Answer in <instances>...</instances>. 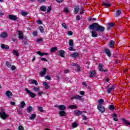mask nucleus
Segmentation results:
<instances>
[{
  "instance_id": "obj_25",
  "label": "nucleus",
  "mask_w": 130,
  "mask_h": 130,
  "mask_svg": "<svg viewBox=\"0 0 130 130\" xmlns=\"http://www.w3.org/2000/svg\"><path fill=\"white\" fill-rule=\"evenodd\" d=\"M76 72H81V67L78 64H77L76 67L75 68Z\"/></svg>"
},
{
  "instance_id": "obj_18",
  "label": "nucleus",
  "mask_w": 130,
  "mask_h": 130,
  "mask_svg": "<svg viewBox=\"0 0 130 130\" xmlns=\"http://www.w3.org/2000/svg\"><path fill=\"white\" fill-rule=\"evenodd\" d=\"M82 113H83V111H80L79 110H78L77 111H75L74 112V115H76V116H79V115H81V114H82Z\"/></svg>"
},
{
  "instance_id": "obj_41",
  "label": "nucleus",
  "mask_w": 130,
  "mask_h": 130,
  "mask_svg": "<svg viewBox=\"0 0 130 130\" xmlns=\"http://www.w3.org/2000/svg\"><path fill=\"white\" fill-rule=\"evenodd\" d=\"M36 117V114H31V116L30 117V119L31 120L35 119Z\"/></svg>"
},
{
  "instance_id": "obj_45",
  "label": "nucleus",
  "mask_w": 130,
  "mask_h": 130,
  "mask_svg": "<svg viewBox=\"0 0 130 130\" xmlns=\"http://www.w3.org/2000/svg\"><path fill=\"white\" fill-rule=\"evenodd\" d=\"M78 127V123L74 122L72 123V127Z\"/></svg>"
},
{
  "instance_id": "obj_59",
  "label": "nucleus",
  "mask_w": 130,
  "mask_h": 130,
  "mask_svg": "<svg viewBox=\"0 0 130 130\" xmlns=\"http://www.w3.org/2000/svg\"><path fill=\"white\" fill-rule=\"evenodd\" d=\"M64 13H69V9L67 8H64Z\"/></svg>"
},
{
  "instance_id": "obj_53",
  "label": "nucleus",
  "mask_w": 130,
  "mask_h": 130,
  "mask_svg": "<svg viewBox=\"0 0 130 130\" xmlns=\"http://www.w3.org/2000/svg\"><path fill=\"white\" fill-rule=\"evenodd\" d=\"M19 130H24V127L22 125H19L18 127Z\"/></svg>"
},
{
  "instance_id": "obj_37",
  "label": "nucleus",
  "mask_w": 130,
  "mask_h": 130,
  "mask_svg": "<svg viewBox=\"0 0 130 130\" xmlns=\"http://www.w3.org/2000/svg\"><path fill=\"white\" fill-rule=\"evenodd\" d=\"M31 83L32 84H35L36 86H38V82H37V81H36L35 79H32L31 80Z\"/></svg>"
},
{
  "instance_id": "obj_14",
  "label": "nucleus",
  "mask_w": 130,
  "mask_h": 130,
  "mask_svg": "<svg viewBox=\"0 0 130 130\" xmlns=\"http://www.w3.org/2000/svg\"><path fill=\"white\" fill-rule=\"evenodd\" d=\"M122 122L124 123V124L126 125L127 126H128V125H130V121L124 119V118H121V119Z\"/></svg>"
},
{
  "instance_id": "obj_30",
  "label": "nucleus",
  "mask_w": 130,
  "mask_h": 130,
  "mask_svg": "<svg viewBox=\"0 0 130 130\" xmlns=\"http://www.w3.org/2000/svg\"><path fill=\"white\" fill-rule=\"evenodd\" d=\"M6 95L7 97H9V96H13V94L12 92L10 90H7L6 92Z\"/></svg>"
},
{
  "instance_id": "obj_21",
  "label": "nucleus",
  "mask_w": 130,
  "mask_h": 130,
  "mask_svg": "<svg viewBox=\"0 0 130 130\" xmlns=\"http://www.w3.org/2000/svg\"><path fill=\"white\" fill-rule=\"evenodd\" d=\"M57 108H58V109H59V110H62V111L64 110L66 108H67V107H66V106L63 105L58 106Z\"/></svg>"
},
{
  "instance_id": "obj_6",
  "label": "nucleus",
  "mask_w": 130,
  "mask_h": 130,
  "mask_svg": "<svg viewBox=\"0 0 130 130\" xmlns=\"http://www.w3.org/2000/svg\"><path fill=\"white\" fill-rule=\"evenodd\" d=\"M75 99L76 100H80V101H84V98L79 95H75L71 97V100H74Z\"/></svg>"
},
{
  "instance_id": "obj_50",
  "label": "nucleus",
  "mask_w": 130,
  "mask_h": 130,
  "mask_svg": "<svg viewBox=\"0 0 130 130\" xmlns=\"http://www.w3.org/2000/svg\"><path fill=\"white\" fill-rule=\"evenodd\" d=\"M37 24H39V25H42V24H43V23L40 20H38L37 21Z\"/></svg>"
},
{
  "instance_id": "obj_49",
  "label": "nucleus",
  "mask_w": 130,
  "mask_h": 130,
  "mask_svg": "<svg viewBox=\"0 0 130 130\" xmlns=\"http://www.w3.org/2000/svg\"><path fill=\"white\" fill-rule=\"evenodd\" d=\"M62 27H63V28H64V29H68V26H67V25L65 23H63L62 24Z\"/></svg>"
},
{
  "instance_id": "obj_63",
  "label": "nucleus",
  "mask_w": 130,
  "mask_h": 130,
  "mask_svg": "<svg viewBox=\"0 0 130 130\" xmlns=\"http://www.w3.org/2000/svg\"><path fill=\"white\" fill-rule=\"evenodd\" d=\"M34 36H37V31H35L33 32Z\"/></svg>"
},
{
  "instance_id": "obj_42",
  "label": "nucleus",
  "mask_w": 130,
  "mask_h": 130,
  "mask_svg": "<svg viewBox=\"0 0 130 130\" xmlns=\"http://www.w3.org/2000/svg\"><path fill=\"white\" fill-rule=\"evenodd\" d=\"M33 90L35 92H38L40 90V88L39 87H34Z\"/></svg>"
},
{
  "instance_id": "obj_55",
  "label": "nucleus",
  "mask_w": 130,
  "mask_h": 130,
  "mask_svg": "<svg viewBox=\"0 0 130 130\" xmlns=\"http://www.w3.org/2000/svg\"><path fill=\"white\" fill-rule=\"evenodd\" d=\"M68 35H69V36H72V35H73V31H69L68 32Z\"/></svg>"
},
{
  "instance_id": "obj_7",
  "label": "nucleus",
  "mask_w": 130,
  "mask_h": 130,
  "mask_svg": "<svg viewBox=\"0 0 130 130\" xmlns=\"http://www.w3.org/2000/svg\"><path fill=\"white\" fill-rule=\"evenodd\" d=\"M122 13V10H117L115 11V13L114 14V17L115 18H118V17H119L120 15H121Z\"/></svg>"
},
{
  "instance_id": "obj_54",
  "label": "nucleus",
  "mask_w": 130,
  "mask_h": 130,
  "mask_svg": "<svg viewBox=\"0 0 130 130\" xmlns=\"http://www.w3.org/2000/svg\"><path fill=\"white\" fill-rule=\"evenodd\" d=\"M22 42L24 43V44H27V40L25 38L23 39Z\"/></svg>"
},
{
  "instance_id": "obj_43",
  "label": "nucleus",
  "mask_w": 130,
  "mask_h": 130,
  "mask_svg": "<svg viewBox=\"0 0 130 130\" xmlns=\"http://www.w3.org/2000/svg\"><path fill=\"white\" fill-rule=\"evenodd\" d=\"M108 26H109L111 28L112 27H114V26H115V24H114V23H109Z\"/></svg>"
},
{
  "instance_id": "obj_34",
  "label": "nucleus",
  "mask_w": 130,
  "mask_h": 130,
  "mask_svg": "<svg viewBox=\"0 0 130 130\" xmlns=\"http://www.w3.org/2000/svg\"><path fill=\"white\" fill-rule=\"evenodd\" d=\"M24 106H26V103L24 101H22L20 106V108H24Z\"/></svg>"
},
{
  "instance_id": "obj_28",
  "label": "nucleus",
  "mask_w": 130,
  "mask_h": 130,
  "mask_svg": "<svg viewBox=\"0 0 130 130\" xmlns=\"http://www.w3.org/2000/svg\"><path fill=\"white\" fill-rule=\"evenodd\" d=\"M98 105H102L104 103V100L103 99H99L98 101Z\"/></svg>"
},
{
  "instance_id": "obj_12",
  "label": "nucleus",
  "mask_w": 130,
  "mask_h": 130,
  "mask_svg": "<svg viewBox=\"0 0 130 130\" xmlns=\"http://www.w3.org/2000/svg\"><path fill=\"white\" fill-rule=\"evenodd\" d=\"M92 30L91 32V36L92 37H98V32H97V31H96V29L94 30V29H91Z\"/></svg>"
},
{
  "instance_id": "obj_23",
  "label": "nucleus",
  "mask_w": 130,
  "mask_h": 130,
  "mask_svg": "<svg viewBox=\"0 0 130 130\" xmlns=\"http://www.w3.org/2000/svg\"><path fill=\"white\" fill-rule=\"evenodd\" d=\"M58 55H59V56H61V57H64V51H63V50L59 51Z\"/></svg>"
},
{
  "instance_id": "obj_48",
  "label": "nucleus",
  "mask_w": 130,
  "mask_h": 130,
  "mask_svg": "<svg viewBox=\"0 0 130 130\" xmlns=\"http://www.w3.org/2000/svg\"><path fill=\"white\" fill-rule=\"evenodd\" d=\"M38 109L39 111H40V112H43V109L41 107H38Z\"/></svg>"
},
{
  "instance_id": "obj_33",
  "label": "nucleus",
  "mask_w": 130,
  "mask_h": 130,
  "mask_svg": "<svg viewBox=\"0 0 130 130\" xmlns=\"http://www.w3.org/2000/svg\"><path fill=\"white\" fill-rule=\"evenodd\" d=\"M102 5L104 6V7H107V8H108L111 6V4L103 2Z\"/></svg>"
},
{
  "instance_id": "obj_4",
  "label": "nucleus",
  "mask_w": 130,
  "mask_h": 130,
  "mask_svg": "<svg viewBox=\"0 0 130 130\" xmlns=\"http://www.w3.org/2000/svg\"><path fill=\"white\" fill-rule=\"evenodd\" d=\"M6 65L8 69H11L12 71H15V70H16V66L14 65L12 66L11 64V62H9L8 61H6Z\"/></svg>"
},
{
  "instance_id": "obj_44",
  "label": "nucleus",
  "mask_w": 130,
  "mask_h": 130,
  "mask_svg": "<svg viewBox=\"0 0 130 130\" xmlns=\"http://www.w3.org/2000/svg\"><path fill=\"white\" fill-rule=\"evenodd\" d=\"M51 10H52L51 6H49L47 9V13H50V11H51Z\"/></svg>"
},
{
  "instance_id": "obj_10",
  "label": "nucleus",
  "mask_w": 130,
  "mask_h": 130,
  "mask_svg": "<svg viewBox=\"0 0 130 130\" xmlns=\"http://www.w3.org/2000/svg\"><path fill=\"white\" fill-rule=\"evenodd\" d=\"M70 56H71V57H73V58H77V57H79V56H80V53L74 52L70 53Z\"/></svg>"
},
{
  "instance_id": "obj_62",
  "label": "nucleus",
  "mask_w": 130,
  "mask_h": 130,
  "mask_svg": "<svg viewBox=\"0 0 130 130\" xmlns=\"http://www.w3.org/2000/svg\"><path fill=\"white\" fill-rule=\"evenodd\" d=\"M41 60H42L43 61H47V59L45 58H41Z\"/></svg>"
},
{
  "instance_id": "obj_46",
  "label": "nucleus",
  "mask_w": 130,
  "mask_h": 130,
  "mask_svg": "<svg viewBox=\"0 0 130 130\" xmlns=\"http://www.w3.org/2000/svg\"><path fill=\"white\" fill-rule=\"evenodd\" d=\"M21 15L22 16L25 17V16H27V15H28V13H27L26 12H22L21 13Z\"/></svg>"
},
{
  "instance_id": "obj_38",
  "label": "nucleus",
  "mask_w": 130,
  "mask_h": 130,
  "mask_svg": "<svg viewBox=\"0 0 130 130\" xmlns=\"http://www.w3.org/2000/svg\"><path fill=\"white\" fill-rule=\"evenodd\" d=\"M14 55H16V56H19V53L18 52L17 50H14L13 51Z\"/></svg>"
},
{
  "instance_id": "obj_58",
  "label": "nucleus",
  "mask_w": 130,
  "mask_h": 130,
  "mask_svg": "<svg viewBox=\"0 0 130 130\" xmlns=\"http://www.w3.org/2000/svg\"><path fill=\"white\" fill-rule=\"evenodd\" d=\"M1 48H2V49H5V48H6V45L4 44H2Z\"/></svg>"
},
{
  "instance_id": "obj_60",
  "label": "nucleus",
  "mask_w": 130,
  "mask_h": 130,
  "mask_svg": "<svg viewBox=\"0 0 130 130\" xmlns=\"http://www.w3.org/2000/svg\"><path fill=\"white\" fill-rule=\"evenodd\" d=\"M63 1L64 0H56V2H57V3H58V4H60V3H62Z\"/></svg>"
},
{
  "instance_id": "obj_13",
  "label": "nucleus",
  "mask_w": 130,
  "mask_h": 130,
  "mask_svg": "<svg viewBox=\"0 0 130 130\" xmlns=\"http://www.w3.org/2000/svg\"><path fill=\"white\" fill-rule=\"evenodd\" d=\"M104 50L105 53H106L108 56H109V57H110V56H111V51H110V50H109L107 48H105Z\"/></svg>"
},
{
  "instance_id": "obj_40",
  "label": "nucleus",
  "mask_w": 130,
  "mask_h": 130,
  "mask_svg": "<svg viewBox=\"0 0 130 130\" xmlns=\"http://www.w3.org/2000/svg\"><path fill=\"white\" fill-rule=\"evenodd\" d=\"M69 44L70 46H74V41L73 40H70L69 42Z\"/></svg>"
},
{
  "instance_id": "obj_17",
  "label": "nucleus",
  "mask_w": 130,
  "mask_h": 130,
  "mask_svg": "<svg viewBox=\"0 0 130 130\" xmlns=\"http://www.w3.org/2000/svg\"><path fill=\"white\" fill-rule=\"evenodd\" d=\"M90 75L89 77L90 78H92V77H96V71L95 70H91L89 72Z\"/></svg>"
},
{
  "instance_id": "obj_27",
  "label": "nucleus",
  "mask_w": 130,
  "mask_h": 130,
  "mask_svg": "<svg viewBox=\"0 0 130 130\" xmlns=\"http://www.w3.org/2000/svg\"><path fill=\"white\" fill-rule=\"evenodd\" d=\"M43 85H44L45 89H49V88H50V86L48 85V83L43 82Z\"/></svg>"
},
{
  "instance_id": "obj_15",
  "label": "nucleus",
  "mask_w": 130,
  "mask_h": 130,
  "mask_svg": "<svg viewBox=\"0 0 130 130\" xmlns=\"http://www.w3.org/2000/svg\"><path fill=\"white\" fill-rule=\"evenodd\" d=\"M114 45H115V42L113 40L110 41L109 43V46L110 48H114Z\"/></svg>"
},
{
  "instance_id": "obj_47",
  "label": "nucleus",
  "mask_w": 130,
  "mask_h": 130,
  "mask_svg": "<svg viewBox=\"0 0 130 130\" xmlns=\"http://www.w3.org/2000/svg\"><path fill=\"white\" fill-rule=\"evenodd\" d=\"M45 79L46 80H49V81H50V80H51V77L49 75H47L45 76Z\"/></svg>"
},
{
  "instance_id": "obj_36",
  "label": "nucleus",
  "mask_w": 130,
  "mask_h": 130,
  "mask_svg": "<svg viewBox=\"0 0 130 130\" xmlns=\"http://www.w3.org/2000/svg\"><path fill=\"white\" fill-rule=\"evenodd\" d=\"M32 109H33L32 107L29 106V107H28L27 109H26V111H27V112H28V113H30V112H31L32 111Z\"/></svg>"
},
{
  "instance_id": "obj_1",
  "label": "nucleus",
  "mask_w": 130,
  "mask_h": 130,
  "mask_svg": "<svg viewBox=\"0 0 130 130\" xmlns=\"http://www.w3.org/2000/svg\"><path fill=\"white\" fill-rule=\"evenodd\" d=\"M89 29L90 30L95 29V31L98 32H104L105 28L98 24V23L94 22L89 25Z\"/></svg>"
},
{
  "instance_id": "obj_56",
  "label": "nucleus",
  "mask_w": 130,
  "mask_h": 130,
  "mask_svg": "<svg viewBox=\"0 0 130 130\" xmlns=\"http://www.w3.org/2000/svg\"><path fill=\"white\" fill-rule=\"evenodd\" d=\"M70 72V70H64V74H69Z\"/></svg>"
},
{
  "instance_id": "obj_3",
  "label": "nucleus",
  "mask_w": 130,
  "mask_h": 130,
  "mask_svg": "<svg viewBox=\"0 0 130 130\" xmlns=\"http://www.w3.org/2000/svg\"><path fill=\"white\" fill-rule=\"evenodd\" d=\"M25 91H26V93L28 94L29 97H31V98H35L36 96V94L31 92V90H28V88H25Z\"/></svg>"
},
{
  "instance_id": "obj_5",
  "label": "nucleus",
  "mask_w": 130,
  "mask_h": 130,
  "mask_svg": "<svg viewBox=\"0 0 130 130\" xmlns=\"http://www.w3.org/2000/svg\"><path fill=\"white\" fill-rule=\"evenodd\" d=\"M97 108L101 113H104L105 112V107L102 105H98Z\"/></svg>"
},
{
  "instance_id": "obj_24",
  "label": "nucleus",
  "mask_w": 130,
  "mask_h": 130,
  "mask_svg": "<svg viewBox=\"0 0 130 130\" xmlns=\"http://www.w3.org/2000/svg\"><path fill=\"white\" fill-rule=\"evenodd\" d=\"M78 106L76 105H71L68 106V108L69 109H76V108H77Z\"/></svg>"
},
{
  "instance_id": "obj_31",
  "label": "nucleus",
  "mask_w": 130,
  "mask_h": 130,
  "mask_svg": "<svg viewBox=\"0 0 130 130\" xmlns=\"http://www.w3.org/2000/svg\"><path fill=\"white\" fill-rule=\"evenodd\" d=\"M40 10L42 11V12H46V7L45 6H41L40 7Z\"/></svg>"
},
{
  "instance_id": "obj_20",
  "label": "nucleus",
  "mask_w": 130,
  "mask_h": 130,
  "mask_svg": "<svg viewBox=\"0 0 130 130\" xmlns=\"http://www.w3.org/2000/svg\"><path fill=\"white\" fill-rule=\"evenodd\" d=\"M7 37H8V34L6 32H3L0 35V37H1V38H4V39H5V38H7Z\"/></svg>"
},
{
  "instance_id": "obj_22",
  "label": "nucleus",
  "mask_w": 130,
  "mask_h": 130,
  "mask_svg": "<svg viewBox=\"0 0 130 130\" xmlns=\"http://www.w3.org/2000/svg\"><path fill=\"white\" fill-rule=\"evenodd\" d=\"M109 109H110V110H111V111L116 110V108H115V107H114V105H110L109 106Z\"/></svg>"
},
{
  "instance_id": "obj_19",
  "label": "nucleus",
  "mask_w": 130,
  "mask_h": 130,
  "mask_svg": "<svg viewBox=\"0 0 130 130\" xmlns=\"http://www.w3.org/2000/svg\"><path fill=\"white\" fill-rule=\"evenodd\" d=\"M79 11H80V6H75L74 13H75L76 15L79 13Z\"/></svg>"
},
{
  "instance_id": "obj_32",
  "label": "nucleus",
  "mask_w": 130,
  "mask_h": 130,
  "mask_svg": "<svg viewBox=\"0 0 130 130\" xmlns=\"http://www.w3.org/2000/svg\"><path fill=\"white\" fill-rule=\"evenodd\" d=\"M115 88V87L113 85L112 87L108 88V89L107 90V92L108 93H111V91H112V90H114Z\"/></svg>"
},
{
  "instance_id": "obj_64",
  "label": "nucleus",
  "mask_w": 130,
  "mask_h": 130,
  "mask_svg": "<svg viewBox=\"0 0 130 130\" xmlns=\"http://www.w3.org/2000/svg\"><path fill=\"white\" fill-rule=\"evenodd\" d=\"M43 94V91L38 92V95L41 96Z\"/></svg>"
},
{
  "instance_id": "obj_29",
  "label": "nucleus",
  "mask_w": 130,
  "mask_h": 130,
  "mask_svg": "<svg viewBox=\"0 0 130 130\" xmlns=\"http://www.w3.org/2000/svg\"><path fill=\"white\" fill-rule=\"evenodd\" d=\"M37 53V54L41 55V56H43V55H47V54H48L47 53H42L41 51H38Z\"/></svg>"
},
{
  "instance_id": "obj_52",
  "label": "nucleus",
  "mask_w": 130,
  "mask_h": 130,
  "mask_svg": "<svg viewBox=\"0 0 130 130\" xmlns=\"http://www.w3.org/2000/svg\"><path fill=\"white\" fill-rule=\"evenodd\" d=\"M76 19L77 21H80V20H81V16H80V15H77Z\"/></svg>"
},
{
  "instance_id": "obj_11",
  "label": "nucleus",
  "mask_w": 130,
  "mask_h": 130,
  "mask_svg": "<svg viewBox=\"0 0 130 130\" xmlns=\"http://www.w3.org/2000/svg\"><path fill=\"white\" fill-rule=\"evenodd\" d=\"M47 72V69L46 68H44L43 69V71L40 72V76L41 77H43L46 75V72Z\"/></svg>"
},
{
  "instance_id": "obj_26",
  "label": "nucleus",
  "mask_w": 130,
  "mask_h": 130,
  "mask_svg": "<svg viewBox=\"0 0 130 130\" xmlns=\"http://www.w3.org/2000/svg\"><path fill=\"white\" fill-rule=\"evenodd\" d=\"M60 116H66L67 113L64 111H61L59 112Z\"/></svg>"
},
{
  "instance_id": "obj_9",
  "label": "nucleus",
  "mask_w": 130,
  "mask_h": 130,
  "mask_svg": "<svg viewBox=\"0 0 130 130\" xmlns=\"http://www.w3.org/2000/svg\"><path fill=\"white\" fill-rule=\"evenodd\" d=\"M8 19L11 21H17L18 20V17L16 15H9Z\"/></svg>"
},
{
  "instance_id": "obj_61",
  "label": "nucleus",
  "mask_w": 130,
  "mask_h": 130,
  "mask_svg": "<svg viewBox=\"0 0 130 130\" xmlns=\"http://www.w3.org/2000/svg\"><path fill=\"white\" fill-rule=\"evenodd\" d=\"M79 94H80V95H85V91H81L79 92Z\"/></svg>"
},
{
  "instance_id": "obj_51",
  "label": "nucleus",
  "mask_w": 130,
  "mask_h": 130,
  "mask_svg": "<svg viewBox=\"0 0 130 130\" xmlns=\"http://www.w3.org/2000/svg\"><path fill=\"white\" fill-rule=\"evenodd\" d=\"M69 50L70 51H74V50H76V49L74 50V47H73V46H70V47L69 48Z\"/></svg>"
},
{
  "instance_id": "obj_39",
  "label": "nucleus",
  "mask_w": 130,
  "mask_h": 130,
  "mask_svg": "<svg viewBox=\"0 0 130 130\" xmlns=\"http://www.w3.org/2000/svg\"><path fill=\"white\" fill-rule=\"evenodd\" d=\"M57 50V47H52L51 49V52H55V51H56Z\"/></svg>"
},
{
  "instance_id": "obj_2",
  "label": "nucleus",
  "mask_w": 130,
  "mask_h": 130,
  "mask_svg": "<svg viewBox=\"0 0 130 130\" xmlns=\"http://www.w3.org/2000/svg\"><path fill=\"white\" fill-rule=\"evenodd\" d=\"M0 116L2 119H7L9 116L6 114V111L4 109H1L0 112Z\"/></svg>"
},
{
  "instance_id": "obj_16",
  "label": "nucleus",
  "mask_w": 130,
  "mask_h": 130,
  "mask_svg": "<svg viewBox=\"0 0 130 130\" xmlns=\"http://www.w3.org/2000/svg\"><path fill=\"white\" fill-rule=\"evenodd\" d=\"M18 37L19 39H24V34L21 30L18 31Z\"/></svg>"
},
{
  "instance_id": "obj_8",
  "label": "nucleus",
  "mask_w": 130,
  "mask_h": 130,
  "mask_svg": "<svg viewBox=\"0 0 130 130\" xmlns=\"http://www.w3.org/2000/svg\"><path fill=\"white\" fill-rule=\"evenodd\" d=\"M103 67H104V65L103 64V63H99V71L100 72H105L106 73L108 72V70L107 69H106V70L103 69Z\"/></svg>"
},
{
  "instance_id": "obj_57",
  "label": "nucleus",
  "mask_w": 130,
  "mask_h": 130,
  "mask_svg": "<svg viewBox=\"0 0 130 130\" xmlns=\"http://www.w3.org/2000/svg\"><path fill=\"white\" fill-rule=\"evenodd\" d=\"M41 41H43V39L39 38L37 40V42H40Z\"/></svg>"
},
{
  "instance_id": "obj_35",
  "label": "nucleus",
  "mask_w": 130,
  "mask_h": 130,
  "mask_svg": "<svg viewBox=\"0 0 130 130\" xmlns=\"http://www.w3.org/2000/svg\"><path fill=\"white\" fill-rule=\"evenodd\" d=\"M39 29L41 32V33H44V28L42 26H40L39 27Z\"/></svg>"
}]
</instances>
